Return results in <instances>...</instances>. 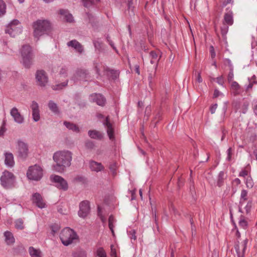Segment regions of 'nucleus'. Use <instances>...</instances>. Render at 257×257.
Returning a JSON list of instances; mask_svg holds the SVG:
<instances>
[{
	"label": "nucleus",
	"instance_id": "f257e3e1",
	"mask_svg": "<svg viewBox=\"0 0 257 257\" xmlns=\"http://www.w3.org/2000/svg\"><path fill=\"white\" fill-rule=\"evenodd\" d=\"M53 159L56 163L53 166L54 169L58 172H62L70 166L72 153L67 150L57 151L53 154Z\"/></svg>",
	"mask_w": 257,
	"mask_h": 257
},
{
	"label": "nucleus",
	"instance_id": "f03ea898",
	"mask_svg": "<svg viewBox=\"0 0 257 257\" xmlns=\"http://www.w3.org/2000/svg\"><path fill=\"white\" fill-rule=\"evenodd\" d=\"M34 29L33 35L37 41L45 35H49L52 30V25L48 20L39 19L33 22L32 25Z\"/></svg>",
	"mask_w": 257,
	"mask_h": 257
},
{
	"label": "nucleus",
	"instance_id": "7ed1b4c3",
	"mask_svg": "<svg viewBox=\"0 0 257 257\" xmlns=\"http://www.w3.org/2000/svg\"><path fill=\"white\" fill-rule=\"evenodd\" d=\"M16 179V176L13 173L5 170L2 173L0 178L1 184L6 189H12L15 186Z\"/></svg>",
	"mask_w": 257,
	"mask_h": 257
},
{
	"label": "nucleus",
	"instance_id": "20e7f679",
	"mask_svg": "<svg viewBox=\"0 0 257 257\" xmlns=\"http://www.w3.org/2000/svg\"><path fill=\"white\" fill-rule=\"evenodd\" d=\"M60 238L63 244L68 246L73 243L74 240L77 239L78 236L73 229L66 227L62 230Z\"/></svg>",
	"mask_w": 257,
	"mask_h": 257
},
{
	"label": "nucleus",
	"instance_id": "39448f33",
	"mask_svg": "<svg viewBox=\"0 0 257 257\" xmlns=\"http://www.w3.org/2000/svg\"><path fill=\"white\" fill-rule=\"evenodd\" d=\"M22 63L26 68H30L32 64L33 53L32 48L29 45H24L21 50Z\"/></svg>",
	"mask_w": 257,
	"mask_h": 257
},
{
	"label": "nucleus",
	"instance_id": "423d86ee",
	"mask_svg": "<svg viewBox=\"0 0 257 257\" xmlns=\"http://www.w3.org/2000/svg\"><path fill=\"white\" fill-rule=\"evenodd\" d=\"M43 172V169L40 166L35 165L29 167L27 176L29 180L38 181L42 178Z\"/></svg>",
	"mask_w": 257,
	"mask_h": 257
},
{
	"label": "nucleus",
	"instance_id": "0eeeda50",
	"mask_svg": "<svg viewBox=\"0 0 257 257\" xmlns=\"http://www.w3.org/2000/svg\"><path fill=\"white\" fill-rule=\"evenodd\" d=\"M22 32V27L18 20H13L6 27L5 32L12 37H15Z\"/></svg>",
	"mask_w": 257,
	"mask_h": 257
},
{
	"label": "nucleus",
	"instance_id": "6e6552de",
	"mask_svg": "<svg viewBox=\"0 0 257 257\" xmlns=\"http://www.w3.org/2000/svg\"><path fill=\"white\" fill-rule=\"evenodd\" d=\"M90 78V76L88 71L86 69H77L71 78L74 83L78 81H87Z\"/></svg>",
	"mask_w": 257,
	"mask_h": 257
},
{
	"label": "nucleus",
	"instance_id": "1a4fd4ad",
	"mask_svg": "<svg viewBox=\"0 0 257 257\" xmlns=\"http://www.w3.org/2000/svg\"><path fill=\"white\" fill-rule=\"evenodd\" d=\"M51 181L55 183V186L59 190L66 191L68 189V184L66 180L61 176L52 175L50 177Z\"/></svg>",
	"mask_w": 257,
	"mask_h": 257
},
{
	"label": "nucleus",
	"instance_id": "9d476101",
	"mask_svg": "<svg viewBox=\"0 0 257 257\" xmlns=\"http://www.w3.org/2000/svg\"><path fill=\"white\" fill-rule=\"evenodd\" d=\"M18 157L22 160L27 158L29 153L28 147L27 144L19 141L18 142Z\"/></svg>",
	"mask_w": 257,
	"mask_h": 257
},
{
	"label": "nucleus",
	"instance_id": "9b49d317",
	"mask_svg": "<svg viewBox=\"0 0 257 257\" xmlns=\"http://www.w3.org/2000/svg\"><path fill=\"white\" fill-rule=\"evenodd\" d=\"M37 84L41 87H45L48 82V78L44 70H38L36 73Z\"/></svg>",
	"mask_w": 257,
	"mask_h": 257
},
{
	"label": "nucleus",
	"instance_id": "f8f14e48",
	"mask_svg": "<svg viewBox=\"0 0 257 257\" xmlns=\"http://www.w3.org/2000/svg\"><path fill=\"white\" fill-rule=\"evenodd\" d=\"M90 212L89 202L87 200L82 201L79 204V210L78 212L79 216L86 217Z\"/></svg>",
	"mask_w": 257,
	"mask_h": 257
},
{
	"label": "nucleus",
	"instance_id": "ddd939ff",
	"mask_svg": "<svg viewBox=\"0 0 257 257\" xmlns=\"http://www.w3.org/2000/svg\"><path fill=\"white\" fill-rule=\"evenodd\" d=\"M31 109L32 111V118L34 121L37 122L40 119V109L38 103L33 101L30 105Z\"/></svg>",
	"mask_w": 257,
	"mask_h": 257
},
{
	"label": "nucleus",
	"instance_id": "4468645a",
	"mask_svg": "<svg viewBox=\"0 0 257 257\" xmlns=\"http://www.w3.org/2000/svg\"><path fill=\"white\" fill-rule=\"evenodd\" d=\"M90 101L95 102L98 105L103 106L105 105L106 99L105 97L100 94L94 93L90 95Z\"/></svg>",
	"mask_w": 257,
	"mask_h": 257
},
{
	"label": "nucleus",
	"instance_id": "2eb2a0df",
	"mask_svg": "<svg viewBox=\"0 0 257 257\" xmlns=\"http://www.w3.org/2000/svg\"><path fill=\"white\" fill-rule=\"evenodd\" d=\"M10 114L14 118V121L19 123L22 124L24 122V117L19 111L17 108L14 107L10 111Z\"/></svg>",
	"mask_w": 257,
	"mask_h": 257
},
{
	"label": "nucleus",
	"instance_id": "dca6fc26",
	"mask_svg": "<svg viewBox=\"0 0 257 257\" xmlns=\"http://www.w3.org/2000/svg\"><path fill=\"white\" fill-rule=\"evenodd\" d=\"M248 240L245 239L240 244H236L235 245V249L238 257H244V252L246 248V244Z\"/></svg>",
	"mask_w": 257,
	"mask_h": 257
},
{
	"label": "nucleus",
	"instance_id": "f3484780",
	"mask_svg": "<svg viewBox=\"0 0 257 257\" xmlns=\"http://www.w3.org/2000/svg\"><path fill=\"white\" fill-rule=\"evenodd\" d=\"M68 47L73 48L77 52L81 54L84 51L83 46L77 40H72L67 43Z\"/></svg>",
	"mask_w": 257,
	"mask_h": 257
},
{
	"label": "nucleus",
	"instance_id": "a211bd4d",
	"mask_svg": "<svg viewBox=\"0 0 257 257\" xmlns=\"http://www.w3.org/2000/svg\"><path fill=\"white\" fill-rule=\"evenodd\" d=\"M32 201L33 203H35L36 205L40 208H43L45 207V204L43 202L42 197L39 193H36L33 195Z\"/></svg>",
	"mask_w": 257,
	"mask_h": 257
},
{
	"label": "nucleus",
	"instance_id": "6ab92c4d",
	"mask_svg": "<svg viewBox=\"0 0 257 257\" xmlns=\"http://www.w3.org/2000/svg\"><path fill=\"white\" fill-rule=\"evenodd\" d=\"M96 117L101 121L104 126H107V128H112V125L110 123L108 116L105 117L100 113H96Z\"/></svg>",
	"mask_w": 257,
	"mask_h": 257
},
{
	"label": "nucleus",
	"instance_id": "aec40b11",
	"mask_svg": "<svg viewBox=\"0 0 257 257\" xmlns=\"http://www.w3.org/2000/svg\"><path fill=\"white\" fill-rule=\"evenodd\" d=\"M158 61L155 60L154 59H152L151 58V63L152 64H153V68L154 69V73H150L149 75L148 76V80L149 82V86L150 87L152 88L153 86V79L154 77L155 76L156 74V71L158 67Z\"/></svg>",
	"mask_w": 257,
	"mask_h": 257
},
{
	"label": "nucleus",
	"instance_id": "412c9836",
	"mask_svg": "<svg viewBox=\"0 0 257 257\" xmlns=\"http://www.w3.org/2000/svg\"><path fill=\"white\" fill-rule=\"evenodd\" d=\"M89 167L92 171L98 172L104 169V167L101 163H98L94 161H90L89 162Z\"/></svg>",
	"mask_w": 257,
	"mask_h": 257
},
{
	"label": "nucleus",
	"instance_id": "4be33fe9",
	"mask_svg": "<svg viewBox=\"0 0 257 257\" xmlns=\"http://www.w3.org/2000/svg\"><path fill=\"white\" fill-rule=\"evenodd\" d=\"M104 71L106 72L107 76L110 77L113 80L116 79L119 74L118 70L112 69L107 67L104 69Z\"/></svg>",
	"mask_w": 257,
	"mask_h": 257
},
{
	"label": "nucleus",
	"instance_id": "5701e85b",
	"mask_svg": "<svg viewBox=\"0 0 257 257\" xmlns=\"http://www.w3.org/2000/svg\"><path fill=\"white\" fill-rule=\"evenodd\" d=\"M5 164L10 167H13L15 165V161L14 159V156L12 153H6L5 154Z\"/></svg>",
	"mask_w": 257,
	"mask_h": 257
},
{
	"label": "nucleus",
	"instance_id": "b1692460",
	"mask_svg": "<svg viewBox=\"0 0 257 257\" xmlns=\"http://www.w3.org/2000/svg\"><path fill=\"white\" fill-rule=\"evenodd\" d=\"M231 89L232 93L234 96L238 95L241 92V87L236 81H233L232 82L231 85Z\"/></svg>",
	"mask_w": 257,
	"mask_h": 257
},
{
	"label": "nucleus",
	"instance_id": "393cba45",
	"mask_svg": "<svg viewBox=\"0 0 257 257\" xmlns=\"http://www.w3.org/2000/svg\"><path fill=\"white\" fill-rule=\"evenodd\" d=\"M88 134L89 136L93 139L100 140L103 137L102 134L96 130H89Z\"/></svg>",
	"mask_w": 257,
	"mask_h": 257
},
{
	"label": "nucleus",
	"instance_id": "a878e982",
	"mask_svg": "<svg viewBox=\"0 0 257 257\" xmlns=\"http://www.w3.org/2000/svg\"><path fill=\"white\" fill-rule=\"evenodd\" d=\"M223 23L229 26H231L233 24V15L231 12H229L224 14Z\"/></svg>",
	"mask_w": 257,
	"mask_h": 257
},
{
	"label": "nucleus",
	"instance_id": "bb28decb",
	"mask_svg": "<svg viewBox=\"0 0 257 257\" xmlns=\"http://www.w3.org/2000/svg\"><path fill=\"white\" fill-rule=\"evenodd\" d=\"M4 236H5V241L8 245L13 244L15 242V239L11 232L9 231H5Z\"/></svg>",
	"mask_w": 257,
	"mask_h": 257
},
{
	"label": "nucleus",
	"instance_id": "cd10ccee",
	"mask_svg": "<svg viewBox=\"0 0 257 257\" xmlns=\"http://www.w3.org/2000/svg\"><path fill=\"white\" fill-rule=\"evenodd\" d=\"M48 106L50 110L55 114H59L60 111L57 104L53 100H50L48 102Z\"/></svg>",
	"mask_w": 257,
	"mask_h": 257
},
{
	"label": "nucleus",
	"instance_id": "c85d7f7f",
	"mask_svg": "<svg viewBox=\"0 0 257 257\" xmlns=\"http://www.w3.org/2000/svg\"><path fill=\"white\" fill-rule=\"evenodd\" d=\"M59 13L64 17V19L67 22H72L73 20V16L65 10H60Z\"/></svg>",
	"mask_w": 257,
	"mask_h": 257
},
{
	"label": "nucleus",
	"instance_id": "c756f323",
	"mask_svg": "<svg viewBox=\"0 0 257 257\" xmlns=\"http://www.w3.org/2000/svg\"><path fill=\"white\" fill-rule=\"evenodd\" d=\"M29 252L31 257H41V251L33 246L29 248Z\"/></svg>",
	"mask_w": 257,
	"mask_h": 257
},
{
	"label": "nucleus",
	"instance_id": "7c9ffc66",
	"mask_svg": "<svg viewBox=\"0 0 257 257\" xmlns=\"http://www.w3.org/2000/svg\"><path fill=\"white\" fill-rule=\"evenodd\" d=\"M73 257H87L86 251L81 248H79L72 253Z\"/></svg>",
	"mask_w": 257,
	"mask_h": 257
},
{
	"label": "nucleus",
	"instance_id": "2f4dec72",
	"mask_svg": "<svg viewBox=\"0 0 257 257\" xmlns=\"http://www.w3.org/2000/svg\"><path fill=\"white\" fill-rule=\"evenodd\" d=\"M247 191L246 190H241L239 202L240 205H243L244 202L247 200Z\"/></svg>",
	"mask_w": 257,
	"mask_h": 257
},
{
	"label": "nucleus",
	"instance_id": "473e14b6",
	"mask_svg": "<svg viewBox=\"0 0 257 257\" xmlns=\"http://www.w3.org/2000/svg\"><path fill=\"white\" fill-rule=\"evenodd\" d=\"M93 43L95 48L98 50V51L100 52H103L104 51V49L103 48V44L101 42L99 41L98 40H93Z\"/></svg>",
	"mask_w": 257,
	"mask_h": 257
},
{
	"label": "nucleus",
	"instance_id": "72a5a7b5",
	"mask_svg": "<svg viewBox=\"0 0 257 257\" xmlns=\"http://www.w3.org/2000/svg\"><path fill=\"white\" fill-rule=\"evenodd\" d=\"M68 80H67L66 81L62 83L53 85L52 88L54 90H59L66 87L68 84Z\"/></svg>",
	"mask_w": 257,
	"mask_h": 257
},
{
	"label": "nucleus",
	"instance_id": "f704fd0d",
	"mask_svg": "<svg viewBox=\"0 0 257 257\" xmlns=\"http://www.w3.org/2000/svg\"><path fill=\"white\" fill-rule=\"evenodd\" d=\"M115 222V219L113 215H111L109 216L108 218V226L113 235H114V232L113 230V223Z\"/></svg>",
	"mask_w": 257,
	"mask_h": 257
},
{
	"label": "nucleus",
	"instance_id": "c9c22d12",
	"mask_svg": "<svg viewBox=\"0 0 257 257\" xmlns=\"http://www.w3.org/2000/svg\"><path fill=\"white\" fill-rule=\"evenodd\" d=\"M239 225L240 227H242L243 229H246L247 227V222L245 219V217L241 215L240 216L239 221Z\"/></svg>",
	"mask_w": 257,
	"mask_h": 257
},
{
	"label": "nucleus",
	"instance_id": "e433bc0d",
	"mask_svg": "<svg viewBox=\"0 0 257 257\" xmlns=\"http://www.w3.org/2000/svg\"><path fill=\"white\" fill-rule=\"evenodd\" d=\"M229 25L222 23V25L220 28L221 33L224 39H226V35L228 31Z\"/></svg>",
	"mask_w": 257,
	"mask_h": 257
},
{
	"label": "nucleus",
	"instance_id": "4c0bfd02",
	"mask_svg": "<svg viewBox=\"0 0 257 257\" xmlns=\"http://www.w3.org/2000/svg\"><path fill=\"white\" fill-rule=\"evenodd\" d=\"M85 147L87 150H92L95 149V145L94 142L90 140H87L85 143Z\"/></svg>",
	"mask_w": 257,
	"mask_h": 257
},
{
	"label": "nucleus",
	"instance_id": "58836bf2",
	"mask_svg": "<svg viewBox=\"0 0 257 257\" xmlns=\"http://www.w3.org/2000/svg\"><path fill=\"white\" fill-rule=\"evenodd\" d=\"M24 250V247L22 245H18L13 248V253L14 255H18Z\"/></svg>",
	"mask_w": 257,
	"mask_h": 257
},
{
	"label": "nucleus",
	"instance_id": "ea45409f",
	"mask_svg": "<svg viewBox=\"0 0 257 257\" xmlns=\"http://www.w3.org/2000/svg\"><path fill=\"white\" fill-rule=\"evenodd\" d=\"M100 0H82L83 5L85 7H89L92 5L95 4Z\"/></svg>",
	"mask_w": 257,
	"mask_h": 257
},
{
	"label": "nucleus",
	"instance_id": "a19ab883",
	"mask_svg": "<svg viewBox=\"0 0 257 257\" xmlns=\"http://www.w3.org/2000/svg\"><path fill=\"white\" fill-rule=\"evenodd\" d=\"M24 222L22 219H18L15 222V227L18 229H23L24 228L23 225Z\"/></svg>",
	"mask_w": 257,
	"mask_h": 257
},
{
	"label": "nucleus",
	"instance_id": "79ce46f5",
	"mask_svg": "<svg viewBox=\"0 0 257 257\" xmlns=\"http://www.w3.org/2000/svg\"><path fill=\"white\" fill-rule=\"evenodd\" d=\"M224 173L223 171L220 172L218 175L217 184L219 187H220L222 185V183L224 179Z\"/></svg>",
	"mask_w": 257,
	"mask_h": 257
},
{
	"label": "nucleus",
	"instance_id": "37998d69",
	"mask_svg": "<svg viewBox=\"0 0 257 257\" xmlns=\"http://www.w3.org/2000/svg\"><path fill=\"white\" fill-rule=\"evenodd\" d=\"M6 5L3 0H0V16L6 13Z\"/></svg>",
	"mask_w": 257,
	"mask_h": 257
},
{
	"label": "nucleus",
	"instance_id": "c03bdc74",
	"mask_svg": "<svg viewBox=\"0 0 257 257\" xmlns=\"http://www.w3.org/2000/svg\"><path fill=\"white\" fill-rule=\"evenodd\" d=\"M96 255L98 257H106V254L102 247H99L96 250Z\"/></svg>",
	"mask_w": 257,
	"mask_h": 257
},
{
	"label": "nucleus",
	"instance_id": "a18cd8bd",
	"mask_svg": "<svg viewBox=\"0 0 257 257\" xmlns=\"http://www.w3.org/2000/svg\"><path fill=\"white\" fill-rule=\"evenodd\" d=\"M136 231L135 229H131L127 231V234L129 235L131 239H133L134 241L136 240L137 236L136 235Z\"/></svg>",
	"mask_w": 257,
	"mask_h": 257
},
{
	"label": "nucleus",
	"instance_id": "49530a36",
	"mask_svg": "<svg viewBox=\"0 0 257 257\" xmlns=\"http://www.w3.org/2000/svg\"><path fill=\"white\" fill-rule=\"evenodd\" d=\"M162 115V112L161 110L158 111L157 113L155 115V119H158V120L154 121V122L152 123V125H153L154 124H155L154 127L156 126V123L158 122V120L161 119Z\"/></svg>",
	"mask_w": 257,
	"mask_h": 257
},
{
	"label": "nucleus",
	"instance_id": "de8ad7c7",
	"mask_svg": "<svg viewBox=\"0 0 257 257\" xmlns=\"http://www.w3.org/2000/svg\"><path fill=\"white\" fill-rule=\"evenodd\" d=\"M109 168L110 171L112 172L113 175L116 174V164L115 162H112L110 164Z\"/></svg>",
	"mask_w": 257,
	"mask_h": 257
},
{
	"label": "nucleus",
	"instance_id": "09e8293b",
	"mask_svg": "<svg viewBox=\"0 0 257 257\" xmlns=\"http://www.w3.org/2000/svg\"><path fill=\"white\" fill-rule=\"evenodd\" d=\"M251 207H252V201L249 200L247 202L246 206L244 207L246 214H248L250 213Z\"/></svg>",
	"mask_w": 257,
	"mask_h": 257
},
{
	"label": "nucleus",
	"instance_id": "8fccbe9b",
	"mask_svg": "<svg viewBox=\"0 0 257 257\" xmlns=\"http://www.w3.org/2000/svg\"><path fill=\"white\" fill-rule=\"evenodd\" d=\"M63 124L67 128H78L76 124L66 121H64Z\"/></svg>",
	"mask_w": 257,
	"mask_h": 257
},
{
	"label": "nucleus",
	"instance_id": "3c124183",
	"mask_svg": "<svg viewBox=\"0 0 257 257\" xmlns=\"http://www.w3.org/2000/svg\"><path fill=\"white\" fill-rule=\"evenodd\" d=\"M246 185L247 188H251L253 186V182L251 177H248L246 180Z\"/></svg>",
	"mask_w": 257,
	"mask_h": 257
},
{
	"label": "nucleus",
	"instance_id": "603ef678",
	"mask_svg": "<svg viewBox=\"0 0 257 257\" xmlns=\"http://www.w3.org/2000/svg\"><path fill=\"white\" fill-rule=\"evenodd\" d=\"M248 106H249V103L247 101H245L243 103V104L242 105V107H241L242 112L243 113H245L247 112V111L248 110Z\"/></svg>",
	"mask_w": 257,
	"mask_h": 257
},
{
	"label": "nucleus",
	"instance_id": "864d4df0",
	"mask_svg": "<svg viewBox=\"0 0 257 257\" xmlns=\"http://www.w3.org/2000/svg\"><path fill=\"white\" fill-rule=\"evenodd\" d=\"M150 55L151 58L152 59H154L155 60H157L158 61H159L160 58H158V54L157 53V52L156 51H151V52L150 53Z\"/></svg>",
	"mask_w": 257,
	"mask_h": 257
},
{
	"label": "nucleus",
	"instance_id": "5fc2aeb1",
	"mask_svg": "<svg viewBox=\"0 0 257 257\" xmlns=\"http://www.w3.org/2000/svg\"><path fill=\"white\" fill-rule=\"evenodd\" d=\"M234 75L233 72V69L232 68H231L230 69V71L228 74L227 76V80L229 82H233V79Z\"/></svg>",
	"mask_w": 257,
	"mask_h": 257
},
{
	"label": "nucleus",
	"instance_id": "6e6d98bb",
	"mask_svg": "<svg viewBox=\"0 0 257 257\" xmlns=\"http://www.w3.org/2000/svg\"><path fill=\"white\" fill-rule=\"evenodd\" d=\"M106 40H107V42L111 46V47L112 48V49L113 50H114L116 52H117V50L116 47L114 46V44L113 43L112 41L110 40V38L108 35H107L106 36Z\"/></svg>",
	"mask_w": 257,
	"mask_h": 257
},
{
	"label": "nucleus",
	"instance_id": "4d7b16f0",
	"mask_svg": "<svg viewBox=\"0 0 257 257\" xmlns=\"http://www.w3.org/2000/svg\"><path fill=\"white\" fill-rule=\"evenodd\" d=\"M75 181L79 182L84 183L86 181V178L81 176H78L74 178Z\"/></svg>",
	"mask_w": 257,
	"mask_h": 257
},
{
	"label": "nucleus",
	"instance_id": "13d9d810",
	"mask_svg": "<svg viewBox=\"0 0 257 257\" xmlns=\"http://www.w3.org/2000/svg\"><path fill=\"white\" fill-rule=\"evenodd\" d=\"M227 157L226 160L228 161H230L231 160V156L232 155V150L231 148H229L227 151Z\"/></svg>",
	"mask_w": 257,
	"mask_h": 257
},
{
	"label": "nucleus",
	"instance_id": "bf43d9fd",
	"mask_svg": "<svg viewBox=\"0 0 257 257\" xmlns=\"http://www.w3.org/2000/svg\"><path fill=\"white\" fill-rule=\"evenodd\" d=\"M107 130V135L108 137L110 140H114V130Z\"/></svg>",
	"mask_w": 257,
	"mask_h": 257
},
{
	"label": "nucleus",
	"instance_id": "052dcab7",
	"mask_svg": "<svg viewBox=\"0 0 257 257\" xmlns=\"http://www.w3.org/2000/svg\"><path fill=\"white\" fill-rule=\"evenodd\" d=\"M215 79L216 80V82L218 84L223 86L224 80L222 76L218 77L216 78Z\"/></svg>",
	"mask_w": 257,
	"mask_h": 257
},
{
	"label": "nucleus",
	"instance_id": "680f3d73",
	"mask_svg": "<svg viewBox=\"0 0 257 257\" xmlns=\"http://www.w3.org/2000/svg\"><path fill=\"white\" fill-rule=\"evenodd\" d=\"M98 215L99 216L101 221L102 222H105V217L102 215L101 213V210H100V207L99 206L98 207Z\"/></svg>",
	"mask_w": 257,
	"mask_h": 257
},
{
	"label": "nucleus",
	"instance_id": "e2e57ef3",
	"mask_svg": "<svg viewBox=\"0 0 257 257\" xmlns=\"http://www.w3.org/2000/svg\"><path fill=\"white\" fill-rule=\"evenodd\" d=\"M67 69L65 67H62L60 70L59 74L64 76L67 75Z\"/></svg>",
	"mask_w": 257,
	"mask_h": 257
},
{
	"label": "nucleus",
	"instance_id": "0e129e2a",
	"mask_svg": "<svg viewBox=\"0 0 257 257\" xmlns=\"http://www.w3.org/2000/svg\"><path fill=\"white\" fill-rule=\"evenodd\" d=\"M248 175V171L246 170H242L239 174V177H245V176H247Z\"/></svg>",
	"mask_w": 257,
	"mask_h": 257
},
{
	"label": "nucleus",
	"instance_id": "69168bd1",
	"mask_svg": "<svg viewBox=\"0 0 257 257\" xmlns=\"http://www.w3.org/2000/svg\"><path fill=\"white\" fill-rule=\"evenodd\" d=\"M217 107V104L216 103L213 104L212 106H211L210 110L212 114L214 113L215 112Z\"/></svg>",
	"mask_w": 257,
	"mask_h": 257
},
{
	"label": "nucleus",
	"instance_id": "338daca9",
	"mask_svg": "<svg viewBox=\"0 0 257 257\" xmlns=\"http://www.w3.org/2000/svg\"><path fill=\"white\" fill-rule=\"evenodd\" d=\"M222 94V93L220 92L218 90L215 89L213 93V97L216 98L218 97L220 95Z\"/></svg>",
	"mask_w": 257,
	"mask_h": 257
},
{
	"label": "nucleus",
	"instance_id": "774afa93",
	"mask_svg": "<svg viewBox=\"0 0 257 257\" xmlns=\"http://www.w3.org/2000/svg\"><path fill=\"white\" fill-rule=\"evenodd\" d=\"M252 108L254 114L256 116H257V102H255L253 104H252Z\"/></svg>",
	"mask_w": 257,
	"mask_h": 257
}]
</instances>
